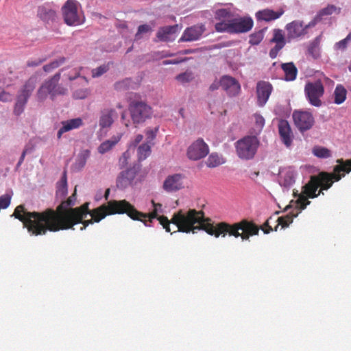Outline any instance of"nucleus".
<instances>
[{
	"label": "nucleus",
	"instance_id": "obj_1",
	"mask_svg": "<svg viewBox=\"0 0 351 351\" xmlns=\"http://www.w3.org/2000/svg\"><path fill=\"white\" fill-rule=\"evenodd\" d=\"M89 203L86 202L80 207L70 208L62 216L47 208L43 212L27 211L23 205L16 207L13 216L21 221L23 226L32 235H45L47 231L58 232L68 230L78 223H82L90 215Z\"/></svg>",
	"mask_w": 351,
	"mask_h": 351
},
{
	"label": "nucleus",
	"instance_id": "obj_2",
	"mask_svg": "<svg viewBox=\"0 0 351 351\" xmlns=\"http://www.w3.org/2000/svg\"><path fill=\"white\" fill-rule=\"evenodd\" d=\"M173 222L178 225L182 232L196 233L197 230H202L216 238L228 235L235 238L241 237L242 241H247L250 237L258 235L260 230L254 222L247 219H242L234 223L221 221L214 225L210 218H205L202 210L195 209H189L184 215L180 211L174 217Z\"/></svg>",
	"mask_w": 351,
	"mask_h": 351
},
{
	"label": "nucleus",
	"instance_id": "obj_3",
	"mask_svg": "<svg viewBox=\"0 0 351 351\" xmlns=\"http://www.w3.org/2000/svg\"><path fill=\"white\" fill-rule=\"evenodd\" d=\"M337 162L338 165L335 166L332 173L322 171L317 176H311L310 180L302 187L300 195L305 196L307 199L308 198H315V191H317L319 187L322 190H328L334 182H338L344 177L345 173H347V170L343 160L342 158L337 159Z\"/></svg>",
	"mask_w": 351,
	"mask_h": 351
},
{
	"label": "nucleus",
	"instance_id": "obj_4",
	"mask_svg": "<svg viewBox=\"0 0 351 351\" xmlns=\"http://www.w3.org/2000/svg\"><path fill=\"white\" fill-rule=\"evenodd\" d=\"M127 207L131 208L130 203L125 199L109 201L107 204H103L98 208L91 210L90 215L92 218L89 220H84L82 222L83 226L81 227L80 230H84L89 224H92L94 222H99L107 215L125 214Z\"/></svg>",
	"mask_w": 351,
	"mask_h": 351
},
{
	"label": "nucleus",
	"instance_id": "obj_5",
	"mask_svg": "<svg viewBox=\"0 0 351 351\" xmlns=\"http://www.w3.org/2000/svg\"><path fill=\"white\" fill-rule=\"evenodd\" d=\"M131 208H126L125 214H126L128 217H130L133 220L141 221L143 222L145 226H151L150 223L152 222V219H157L159 221L160 224L163 227L164 229L168 232H171L170 223H173L176 226L178 230L174 231L176 232H182L180 230L178 225L173 222V219L174 217L179 213L180 211L184 215L188 213V211L184 212L182 210H179L178 212L175 213L171 220H169L167 217L165 215L158 216V213L156 210L153 209L152 212L149 213H143L137 210L135 207L130 204Z\"/></svg>",
	"mask_w": 351,
	"mask_h": 351
},
{
	"label": "nucleus",
	"instance_id": "obj_6",
	"mask_svg": "<svg viewBox=\"0 0 351 351\" xmlns=\"http://www.w3.org/2000/svg\"><path fill=\"white\" fill-rule=\"evenodd\" d=\"M253 25L254 21L250 16H233L232 19L217 23L215 25V28L218 32L241 34L250 31Z\"/></svg>",
	"mask_w": 351,
	"mask_h": 351
},
{
	"label": "nucleus",
	"instance_id": "obj_7",
	"mask_svg": "<svg viewBox=\"0 0 351 351\" xmlns=\"http://www.w3.org/2000/svg\"><path fill=\"white\" fill-rule=\"evenodd\" d=\"M77 0H67L62 7L64 23L69 26H77L85 22V16Z\"/></svg>",
	"mask_w": 351,
	"mask_h": 351
},
{
	"label": "nucleus",
	"instance_id": "obj_8",
	"mask_svg": "<svg viewBox=\"0 0 351 351\" xmlns=\"http://www.w3.org/2000/svg\"><path fill=\"white\" fill-rule=\"evenodd\" d=\"M259 145L256 136H247L236 143V151L238 156L244 160H250L255 156Z\"/></svg>",
	"mask_w": 351,
	"mask_h": 351
},
{
	"label": "nucleus",
	"instance_id": "obj_9",
	"mask_svg": "<svg viewBox=\"0 0 351 351\" xmlns=\"http://www.w3.org/2000/svg\"><path fill=\"white\" fill-rule=\"evenodd\" d=\"M129 112L134 124L138 125L150 119L153 113L152 108L142 101H132L129 104Z\"/></svg>",
	"mask_w": 351,
	"mask_h": 351
},
{
	"label": "nucleus",
	"instance_id": "obj_10",
	"mask_svg": "<svg viewBox=\"0 0 351 351\" xmlns=\"http://www.w3.org/2000/svg\"><path fill=\"white\" fill-rule=\"evenodd\" d=\"M324 94V87L320 80L307 82L304 86V95L308 103L315 107L322 105L321 98Z\"/></svg>",
	"mask_w": 351,
	"mask_h": 351
},
{
	"label": "nucleus",
	"instance_id": "obj_11",
	"mask_svg": "<svg viewBox=\"0 0 351 351\" xmlns=\"http://www.w3.org/2000/svg\"><path fill=\"white\" fill-rule=\"evenodd\" d=\"M311 202L306 199L303 195H300L299 197L295 203V208L285 216L279 217L276 220L278 224L275 226L274 230L277 231L279 226H282V228H287L293 222L294 217H296L301 210L305 209L307 205L310 204Z\"/></svg>",
	"mask_w": 351,
	"mask_h": 351
},
{
	"label": "nucleus",
	"instance_id": "obj_12",
	"mask_svg": "<svg viewBox=\"0 0 351 351\" xmlns=\"http://www.w3.org/2000/svg\"><path fill=\"white\" fill-rule=\"evenodd\" d=\"M292 117L295 127L300 132L311 130L315 122L313 114L308 110H295Z\"/></svg>",
	"mask_w": 351,
	"mask_h": 351
},
{
	"label": "nucleus",
	"instance_id": "obj_13",
	"mask_svg": "<svg viewBox=\"0 0 351 351\" xmlns=\"http://www.w3.org/2000/svg\"><path fill=\"white\" fill-rule=\"evenodd\" d=\"M315 25V22L313 20L306 25H304L303 21L300 20L293 21L285 26L287 32V38L289 41H291L301 38L307 34L308 28Z\"/></svg>",
	"mask_w": 351,
	"mask_h": 351
},
{
	"label": "nucleus",
	"instance_id": "obj_14",
	"mask_svg": "<svg viewBox=\"0 0 351 351\" xmlns=\"http://www.w3.org/2000/svg\"><path fill=\"white\" fill-rule=\"evenodd\" d=\"M208 153V145L201 138L194 141L187 149V156L193 160L202 159L206 157Z\"/></svg>",
	"mask_w": 351,
	"mask_h": 351
},
{
	"label": "nucleus",
	"instance_id": "obj_15",
	"mask_svg": "<svg viewBox=\"0 0 351 351\" xmlns=\"http://www.w3.org/2000/svg\"><path fill=\"white\" fill-rule=\"evenodd\" d=\"M273 86L269 82L259 81L256 84V95H257V104L263 107L268 101Z\"/></svg>",
	"mask_w": 351,
	"mask_h": 351
},
{
	"label": "nucleus",
	"instance_id": "obj_16",
	"mask_svg": "<svg viewBox=\"0 0 351 351\" xmlns=\"http://www.w3.org/2000/svg\"><path fill=\"white\" fill-rule=\"evenodd\" d=\"M184 176L180 173L168 176L165 180L162 189L167 193L178 191L184 187Z\"/></svg>",
	"mask_w": 351,
	"mask_h": 351
},
{
	"label": "nucleus",
	"instance_id": "obj_17",
	"mask_svg": "<svg viewBox=\"0 0 351 351\" xmlns=\"http://www.w3.org/2000/svg\"><path fill=\"white\" fill-rule=\"evenodd\" d=\"M271 42L275 43V46L269 51V56L274 59L276 58L278 52L285 46L286 38L283 31L280 29H274L273 30V37Z\"/></svg>",
	"mask_w": 351,
	"mask_h": 351
},
{
	"label": "nucleus",
	"instance_id": "obj_18",
	"mask_svg": "<svg viewBox=\"0 0 351 351\" xmlns=\"http://www.w3.org/2000/svg\"><path fill=\"white\" fill-rule=\"evenodd\" d=\"M221 86L230 97L237 95L241 90V86L239 82L235 78L229 75H223L221 78Z\"/></svg>",
	"mask_w": 351,
	"mask_h": 351
},
{
	"label": "nucleus",
	"instance_id": "obj_19",
	"mask_svg": "<svg viewBox=\"0 0 351 351\" xmlns=\"http://www.w3.org/2000/svg\"><path fill=\"white\" fill-rule=\"evenodd\" d=\"M205 27L204 25H195L190 27L186 28L179 42H191L198 40L205 31Z\"/></svg>",
	"mask_w": 351,
	"mask_h": 351
},
{
	"label": "nucleus",
	"instance_id": "obj_20",
	"mask_svg": "<svg viewBox=\"0 0 351 351\" xmlns=\"http://www.w3.org/2000/svg\"><path fill=\"white\" fill-rule=\"evenodd\" d=\"M118 114L116 110L112 108H105L101 110L99 113V125L101 129L111 127Z\"/></svg>",
	"mask_w": 351,
	"mask_h": 351
},
{
	"label": "nucleus",
	"instance_id": "obj_21",
	"mask_svg": "<svg viewBox=\"0 0 351 351\" xmlns=\"http://www.w3.org/2000/svg\"><path fill=\"white\" fill-rule=\"evenodd\" d=\"M278 132L283 143L290 147L293 141V134L289 122L287 120L281 119L278 123Z\"/></svg>",
	"mask_w": 351,
	"mask_h": 351
},
{
	"label": "nucleus",
	"instance_id": "obj_22",
	"mask_svg": "<svg viewBox=\"0 0 351 351\" xmlns=\"http://www.w3.org/2000/svg\"><path fill=\"white\" fill-rule=\"evenodd\" d=\"M136 172L134 169H128L122 171L117 179V186L124 189L130 186L136 177Z\"/></svg>",
	"mask_w": 351,
	"mask_h": 351
},
{
	"label": "nucleus",
	"instance_id": "obj_23",
	"mask_svg": "<svg viewBox=\"0 0 351 351\" xmlns=\"http://www.w3.org/2000/svg\"><path fill=\"white\" fill-rule=\"evenodd\" d=\"M178 29V25H169L159 28L156 37L160 41L169 42L174 40V34Z\"/></svg>",
	"mask_w": 351,
	"mask_h": 351
},
{
	"label": "nucleus",
	"instance_id": "obj_24",
	"mask_svg": "<svg viewBox=\"0 0 351 351\" xmlns=\"http://www.w3.org/2000/svg\"><path fill=\"white\" fill-rule=\"evenodd\" d=\"M62 127L58 130L57 137L60 139L65 132L74 129H77L83 125V121L81 118H75L61 122Z\"/></svg>",
	"mask_w": 351,
	"mask_h": 351
},
{
	"label": "nucleus",
	"instance_id": "obj_25",
	"mask_svg": "<svg viewBox=\"0 0 351 351\" xmlns=\"http://www.w3.org/2000/svg\"><path fill=\"white\" fill-rule=\"evenodd\" d=\"M38 79L37 75H32L24 84L21 90L19 91V96L28 100L32 92L35 89Z\"/></svg>",
	"mask_w": 351,
	"mask_h": 351
},
{
	"label": "nucleus",
	"instance_id": "obj_26",
	"mask_svg": "<svg viewBox=\"0 0 351 351\" xmlns=\"http://www.w3.org/2000/svg\"><path fill=\"white\" fill-rule=\"evenodd\" d=\"M285 12L283 8H280L275 12L270 9L259 10L256 13V17L258 21H270L280 18Z\"/></svg>",
	"mask_w": 351,
	"mask_h": 351
},
{
	"label": "nucleus",
	"instance_id": "obj_27",
	"mask_svg": "<svg viewBox=\"0 0 351 351\" xmlns=\"http://www.w3.org/2000/svg\"><path fill=\"white\" fill-rule=\"evenodd\" d=\"M38 16L45 22H53L56 19V11L49 5H44L38 7L37 11Z\"/></svg>",
	"mask_w": 351,
	"mask_h": 351
},
{
	"label": "nucleus",
	"instance_id": "obj_28",
	"mask_svg": "<svg viewBox=\"0 0 351 351\" xmlns=\"http://www.w3.org/2000/svg\"><path fill=\"white\" fill-rule=\"evenodd\" d=\"M90 152L88 149L82 151L79 154L77 159L75 160V162L72 165V167H71L72 169L74 171H80V170H82L84 167V166L86 163L87 159L90 156Z\"/></svg>",
	"mask_w": 351,
	"mask_h": 351
},
{
	"label": "nucleus",
	"instance_id": "obj_29",
	"mask_svg": "<svg viewBox=\"0 0 351 351\" xmlns=\"http://www.w3.org/2000/svg\"><path fill=\"white\" fill-rule=\"evenodd\" d=\"M340 8H337L334 5H328L326 8L322 9L317 14V15L314 17L313 21V22H315V25H316L317 23L320 22L322 20L323 16L331 15L335 12H337V14H339L340 13Z\"/></svg>",
	"mask_w": 351,
	"mask_h": 351
},
{
	"label": "nucleus",
	"instance_id": "obj_30",
	"mask_svg": "<svg viewBox=\"0 0 351 351\" xmlns=\"http://www.w3.org/2000/svg\"><path fill=\"white\" fill-rule=\"evenodd\" d=\"M121 135L112 136L110 139L105 141L98 147V152L104 154L110 151L121 140Z\"/></svg>",
	"mask_w": 351,
	"mask_h": 351
},
{
	"label": "nucleus",
	"instance_id": "obj_31",
	"mask_svg": "<svg viewBox=\"0 0 351 351\" xmlns=\"http://www.w3.org/2000/svg\"><path fill=\"white\" fill-rule=\"evenodd\" d=\"M282 69L285 72L286 80L292 81L296 78L298 69L293 62L282 64Z\"/></svg>",
	"mask_w": 351,
	"mask_h": 351
},
{
	"label": "nucleus",
	"instance_id": "obj_32",
	"mask_svg": "<svg viewBox=\"0 0 351 351\" xmlns=\"http://www.w3.org/2000/svg\"><path fill=\"white\" fill-rule=\"evenodd\" d=\"M75 201V194H73L66 201L62 202V203L57 207L56 210H53V212L56 213L58 217L62 216L63 213L69 210V206H73Z\"/></svg>",
	"mask_w": 351,
	"mask_h": 351
},
{
	"label": "nucleus",
	"instance_id": "obj_33",
	"mask_svg": "<svg viewBox=\"0 0 351 351\" xmlns=\"http://www.w3.org/2000/svg\"><path fill=\"white\" fill-rule=\"evenodd\" d=\"M347 90L341 84H338L334 91V102L336 104H341L346 99Z\"/></svg>",
	"mask_w": 351,
	"mask_h": 351
},
{
	"label": "nucleus",
	"instance_id": "obj_34",
	"mask_svg": "<svg viewBox=\"0 0 351 351\" xmlns=\"http://www.w3.org/2000/svg\"><path fill=\"white\" fill-rule=\"evenodd\" d=\"M60 78V73H58L55 74L51 79L45 81L43 85L45 86L47 91L49 92L51 97H53V92L56 88V84H58Z\"/></svg>",
	"mask_w": 351,
	"mask_h": 351
},
{
	"label": "nucleus",
	"instance_id": "obj_35",
	"mask_svg": "<svg viewBox=\"0 0 351 351\" xmlns=\"http://www.w3.org/2000/svg\"><path fill=\"white\" fill-rule=\"evenodd\" d=\"M312 153L319 158H328L332 156L330 149L322 146H315L312 149Z\"/></svg>",
	"mask_w": 351,
	"mask_h": 351
},
{
	"label": "nucleus",
	"instance_id": "obj_36",
	"mask_svg": "<svg viewBox=\"0 0 351 351\" xmlns=\"http://www.w3.org/2000/svg\"><path fill=\"white\" fill-rule=\"evenodd\" d=\"M67 194V181H66V172L64 171L62 178L58 184L56 191V195L61 197H64Z\"/></svg>",
	"mask_w": 351,
	"mask_h": 351
},
{
	"label": "nucleus",
	"instance_id": "obj_37",
	"mask_svg": "<svg viewBox=\"0 0 351 351\" xmlns=\"http://www.w3.org/2000/svg\"><path fill=\"white\" fill-rule=\"evenodd\" d=\"M152 145L148 143H143L138 146L137 149V155L138 160H143L146 159L151 154Z\"/></svg>",
	"mask_w": 351,
	"mask_h": 351
},
{
	"label": "nucleus",
	"instance_id": "obj_38",
	"mask_svg": "<svg viewBox=\"0 0 351 351\" xmlns=\"http://www.w3.org/2000/svg\"><path fill=\"white\" fill-rule=\"evenodd\" d=\"M27 101V99L23 98L19 95L16 96V100L13 110V112L15 115L19 116L23 112Z\"/></svg>",
	"mask_w": 351,
	"mask_h": 351
},
{
	"label": "nucleus",
	"instance_id": "obj_39",
	"mask_svg": "<svg viewBox=\"0 0 351 351\" xmlns=\"http://www.w3.org/2000/svg\"><path fill=\"white\" fill-rule=\"evenodd\" d=\"M280 178L283 179V185L285 186H290L295 182L293 172L291 170L280 171Z\"/></svg>",
	"mask_w": 351,
	"mask_h": 351
},
{
	"label": "nucleus",
	"instance_id": "obj_40",
	"mask_svg": "<svg viewBox=\"0 0 351 351\" xmlns=\"http://www.w3.org/2000/svg\"><path fill=\"white\" fill-rule=\"evenodd\" d=\"M223 163V159L218 154L213 153L208 156L206 160V165L211 168L216 167Z\"/></svg>",
	"mask_w": 351,
	"mask_h": 351
},
{
	"label": "nucleus",
	"instance_id": "obj_41",
	"mask_svg": "<svg viewBox=\"0 0 351 351\" xmlns=\"http://www.w3.org/2000/svg\"><path fill=\"white\" fill-rule=\"evenodd\" d=\"M65 60H66V58L64 57H60V58L51 62L50 63L45 64L43 66V70L47 73L51 72L53 69L59 67L60 65L64 64Z\"/></svg>",
	"mask_w": 351,
	"mask_h": 351
},
{
	"label": "nucleus",
	"instance_id": "obj_42",
	"mask_svg": "<svg viewBox=\"0 0 351 351\" xmlns=\"http://www.w3.org/2000/svg\"><path fill=\"white\" fill-rule=\"evenodd\" d=\"M131 80L125 78L114 83V88L117 91H123L128 90L131 85Z\"/></svg>",
	"mask_w": 351,
	"mask_h": 351
},
{
	"label": "nucleus",
	"instance_id": "obj_43",
	"mask_svg": "<svg viewBox=\"0 0 351 351\" xmlns=\"http://www.w3.org/2000/svg\"><path fill=\"white\" fill-rule=\"evenodd\" d=\"M158 132V127H156L154 129L147 128L145 131V134L146 136L145 143H148L149 145H153L154 143H152V141L155 139Z\"/></svg>",
	"mask_w": 351,
	"mask_h": 351
},
{
	"label": "nucleus",
	"instance_id": "obj_44",
	"mask_svg": "<svg viewBox=\"0 0 351 351\" xmlns=\"http://www.w3.org/2000/svg\"><path fill=\"white\" fill-rule=\"evenodd\" d=\"M264 38V33L262 30L252 34L250 36L249 43L252 45H258Z\"/></svg>",
	"mask_w": 351,
	"mask_h": 351
},
{
	"label": "nucleus",
	"instance_id": "obj_45",
	"mask_svg": "<svg viewBox=\"0 0 351 351\" xmlns=\"http://www.w3.org/2000/svg\"><path fill=\"white\" fill-rule=\"evenodd\" d=\"M215 16L219 20L228 21L232 19L233 14L226 9H219L216 11Z\"/></svg>",
	"mask_w": 351,
	"mask_h": 351
},
{
	"label": "nucleus",
	"instance_id": "obj_46",
	"mask_svg": "<svg viewBox=\"0 0 351 351\" xmlns=\"http://www.w3.org/2000/svg\"><path fill=\"white\" fill-rule=\"evenodd\" d=\"M108 69L109 67L108 65L104 64L99 66V67L92 70V77L94 78L99 77L101 76L103 74L106 73L108 71Z\"/></svg>",
	"mask_w": 351,
	"mask_h": 351
},
{
	"label": "nucleus",
	"instance_id": "obj_47",
	"mask_svg": "<svg viewBox=\"0 0 351 351\" xmlns=\"http://www.w3.org/2000/svg\"><path fill=\"white\" fill-rule=\"evenodd\" d=\"M152 31V27L147 24L141 25L138 27V31L135 34V39L139 40L141 38V34L144 33H147Z\"/></svg>",
	"mask_w": 351,
	"mask_h": 351
},
{
	"label": "nucleus",
	"instance_id": "obj_48",
	"mask_svg": "<svg viewBox=\"0 0 351 351\" xmlns=\"http://www.w3.org/2000/svg\"><path fill=\"white\" fill-rule=\"evenodd\" d=\"M89 91L87 88H80L73 92V97L77 99H83L88 97Z\"/></svg>",
	"mask_w": 351,
	"mask_h": 351
},
{
	"label": "nucleus",
	"instance_id": "obj_49",
	"mask_svg": "<svg viewBox=\"0 0 351 351\" xmlns=\"http://www.w3.org/2000/svg\"><path fill=\"white\" fill-rule=\"evenodd\" d=\"M176 79L182 83L189 82L193 79V75L191 72H185L179 74Z\"/></svg>",
	"mask_w": 351,
	"mask_h": 351
},
{
	"label": "nucleus",
	"instance_id": "obj_50",
	"mask_svg": "<svg viewBox=\"0 0 351 351\" xmlns=\"http://www.w3.org/2000/svg\"><path fill=\"white\" fill-rule=\"evenodd\" d=\"M49 94V93L48 91H47L45 86H44L42 84L41 86L39 88V89L37 91L36 96H37L38 100L39 101H44L47 97V95Z\"/></svg>",
	"mask_w": 351,
	"mask_h": 351
},
{
	"label": "nucleus",
	"instance_id": "obj_51",
	"mask_svg": "<svg viewBox=\"0 0 351 351\" xmlns=\"http://www.w3.org/2000/svg\"><path fill=\"white\" fill-rule=\"evenodd\" d=\"M319 43V38H316L313 42H312L308 49V53H311L313 57H316L317 50L318 49Z\"/></svg>",
	"mask_w": 351,
	"mask_h": 351
},
{
	"label": "nucleus",
	"instance_id": "obj_52",
	"mask_svg": "<svg viewBox=\"0 0 351 351\" xmlns=\"http://www.w3.org/2000/svg\"><path fill=\"white\" fill-rule=\"evenodd\" d=\"M11 202V197L9 195H3L0 196V208H7Z\"/></svg>",
	"mask_w": 351,
	"mask_h": 351
},
{
	"label": "nucleus",
	"instance_id": "obj_53",
	"mask_svg": "<svg viewBox=\"0 0 351 351\" xmlns=\"http://www.w3.org/2000/svg\"><path fill=\"white\" fill-rule=\"evenodd\" d=\"M130 154L128 151L125 152L122 156L119 158V165L120 167L124 168L128 164V159L130 158Z\"/></svg>",
	"mask_w": 351,
	"mask_h": 351
},
{
	"label": "nucleus",
	"instance_id": "obj_54",
	"mask_svg": "<svg viewBox=\"0 0 351 351\" xmlns=\"http://www.w3.org/2000/svg\"><path fill=\"white\" fill-rule=\"evenodd\" d=\"M12 100V95L10 93L1 90L0 92V101L2 102H10Z\"/></svg>",
	"mask_w": 351,
	"mask_h": 351
},
{
	"label": "nucleus",
	"instance_id": "obj_55",
	"mask_svg": "<svg viewBox=\"0 0 351 351\" xmlns=\"http://www.w3.org/2000/svg\"><path fill=\"white\" fill-rule=\"evenodd\" d=\"M273 220V218L271 217L265 222L263 224V227L262 228V230L265 234L269 233L271 231L273 230L272 228L269 225L270 223H271V221Z\"/></svg>",
	"mask_w": 351,
	"mask_h": 351
},
{
	"label": "nucleus",
	"instance_id": "obj_56",
	"mask_svg": "<svg viewBox=\"0 0 351 351\" xmlns=\"http://www.w3.org/2000/svg\"><path fill=\"white\" fill-rule=\"evenodd\" d=\"M66 88L62 87V86H57V84H56V88L53 90V97L52 99H53L54 97L58 95H64L66 93Z\"/></svg>",
	"mask_w": 351,
	"mask_h": 351
},
{
	"label": "nucleus",
	"instance_id": "obj_57",
	"mask_svg": "<svg viewBox=\"0 0 351 351\" xmlns=\"http://www.w3.org/2000/svg\"><path fill=\"white\" fill-rule=\"evenodd\" d=\"M254 117L256 124L258 127L263 128L265 124V119L261 114H255Z\"/></svg>",
	"mask_w": 351,
	"mask_h": 351
},
{
	"label": "nucleus",
	"instance_id": "obj_58",
	"mask_svg": "<svg viewBox=\"0 0 351 351\" xmlns=\"http://www.w3.org/2000/svg\"><path fill=\"white\" fill-rule=\"evenodd\" d=\"M348 42L343 39L339 42L337 43L335 45V48L337 49H345L347 47Z\"/></svg>",
	"mask_w": 351,
	"mask_h": 351
},
{
	"label": "nucleus",
	"instance_id": "obj_59",
	"mask_svg": "<svg viewBox=\"0 0 351 351\" xmlns=\"http://www.w3.org/2000/svg\"><path fill=\"white\" fill-rule=\"evenodd\" d=\"M143 138V136L142 134H137L134 139L131 142V145L136 147L139 144Z\"/></svg>",
	"mask_w": 351,
	"mask_h": 351
},
{
	"label": "nucleus",
	"instance_id": "obj_60",
	"mask_svg": "<svg viewBox=\"0 0 351 351\" xmlns=\"http://www.w3.org/2000/svg\"><path fill=\"white\" fill-rule=\"evenodd\" d=\"M43 62L42 60H29L27 62V66L29 67H34L40 65Z\"/></svg>",
	"mask_w": 351,
	"mask_h": 351
},
{
	"label": "nucleus",
	"instance_id": "obj_61",
	"mask_svg": "<svg viewBox=\"0 0 351 351\" xmlns=\"http://www.w3.org/2000/svg\"><path fill=\"white\" fill-rule=\"evenodd\" d=\"M221 86V80L219 81H214L210 86L209 90L211 91L218 89Z\"/></svg>",
	"mask_w": 351,
	"mask_h": 351
},
{
	"label": "nucleus",
	"instance_id": "obj_62",
	"mask_svg": "<svg viewBox=\"0 0 351 351\" xmlns=\"http://www.w3.org/2000/svg\"><path fill=\"white\" fill-rule=\"evenodd\" d=\"M152 204L153 205V208L155 210H156L159 213H162V204L160 203H156L154 200H152Z\"/></svg>",
	"mask_w": 351,
	"mask_h": 351
},
{
	"label": "nucleus",
	"instance_id": "obj_63",
	"mask_svg": "<svg viewBox=\"0 0 351 351\" xmlns=\"http://www.w3.org/2000/svg\"><path fill=\"white\" fill-rule=\"evenodd\" d=\"M80 71L77 69H74L73 71V73L71 75H69V80L70 81H72V80L76 79L77 77H80Z\"/></svg>",
	"mask_w": 351,
	"mask_h": 351
},
{
	"label": "nucleus",
	"instance_id": "obj_64",
	"mask_svg": "<svg viewBox=\"0 0 351 351\" xmlns=\"http://www.w3.org/2000/svg\"><path fill=\"white\" fill-rule=\"evenodd\" d=\"M344 165L347 170V173L351 171V158L350 160H343Z\"/></svg>",
	"mask_w": 351,
	"mask_h": 351
}]
</instances>
